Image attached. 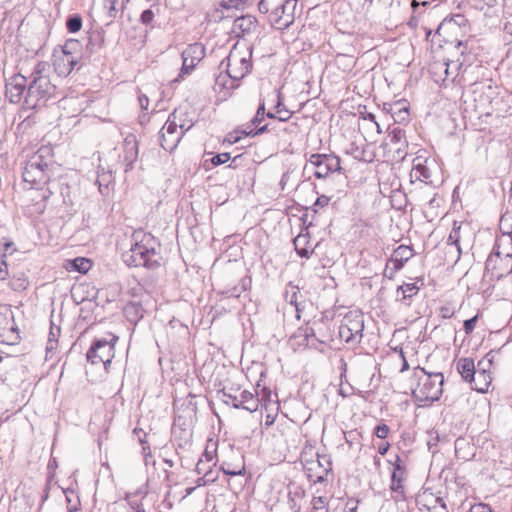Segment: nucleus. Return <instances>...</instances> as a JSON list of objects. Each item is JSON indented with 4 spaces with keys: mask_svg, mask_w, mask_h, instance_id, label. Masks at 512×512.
Wrapping results in <instances>:
<instances>
[{
    "mask_svg": "<svg viewBox=\"0 0 512 512\" xmlns=\"http://www.w3.org/2000/svg\"><path fill=\"white\" fill-rule=\"evenodd\" d=\"M158 247L159 243L151 233L142 229L135 230L131 235L130 249L122 254L123 262L129 267L158 268L160 266Z\"/></svg>",
    "mask_w": 512,
    "mask_h": 512,
    "instance_id": "1",
    "label": "nucleus"
},
{
    "mask_svg": "<svg viewBox=\"0 0 512 512\" xmlns=\"http://www.w3.org/2000/svg\"><path fill=\"white\" fill-rule=\"evenodd\" d=\"M49 65L38 62L28 77V88L24 97L23 106L27 110L39 109L56 96L57 87L47 74Z\"/></svg>",
    "mask_w": 512,
    "mask_h": 512,
    "instance_id": "2",
    "label": "nucleus"
},
{
    "mask_svg": "<svg viewBox=\"0 0 512 512\" xmlns=\"http://www.w3.org/2000/svg\"><path fill=\"white\" fill-rule=\"evenodd\" d=\"M304 171L312 172L318 178L324 180L325 188L329 191H343L346 184V176L342 173L340 158L333 154L310 155Z\"/></svg>",
    "mask_w": 512,
    "mask_h": 512,
    "instance_id": "3",
    "label": "nucleus"
},
{
    "mask_svg": "<svg viewBox=\"0 0 512 512\" xmlns=\"http://www.w3.org/2000/svg\"><path fill=\"white\" fill-rule=\"evenodd\" d=\"M444 376L442 373H428L422 367L413 371L410 389L413 397L423 405L439 400L443 393Z\"/></svg>",
    "mask_w": 512,
    "mask_h": 512,
    "instance_id": "4",
    "label": "nucleus"
},
{
    "mask_svg": "<svg viewBox=\"0 0 512 512\" xmlns=\"http://www.w3.org/2000/svg\"><path fill=\"white\" fill-rule=\"evenodd\" d=\"M252 50L249 47L235 45L229 55L221 62L226 67L227 75L233 81L243 79L251 70Z\"/></svg>",
    "mask_w": 512,
    "mask_h": 512,
    "instance_id": "5",
    "label": "nucleus"
},
{
    "mask_svg": "<svg viewBox=\"0 0 512 512\" xmlns=\"http://www.w3.org/2000/svg\"><path fill=\"white\" fill-rule=\"evenodd\" d=\"M118 336L110 333L107 337L97 339L87 352V360L93 365L103 364L108 370L115 355V344Z\"/></svg>",
    "mask_w": 512,
    "mask_h": 512,
    "instance_id": "6",
    "label": "nucleus"
},
{
    "mask_svg": "<svg viewBox=\"0 0 512 512\" xmlns=\"http://www.w3.org/2000/svg\"><path fill=\"white\" fill-rule=\"evenodd\" d=\"M176 114L177 110L169 115L167 122L160 131V145L164 150L170 152L177 147L184 133L192 126L189 125L185 128L183 123L178 124Z\"/></svg>",
    "mask_w": 512,
    "mask_h": 512,
    "instance_id": "7",
    "label": "nucleus"
},
{
    "mask_svg": "<svg viewBox=\"0 0 512 512\" xmlns=\"http://www.w3.org/2000/svg\"><path fill=\"white\" fill-rule=\"evenodd\" d=\"M485 271L491 280H500L512 273V258L503 257L499 252H491L485 263Z\"/></svg>",
    "mask_w": 512,
    "mask_h": 512,
    "instance_id": "8",
    "label": "nucleus"
},
{
    "mask_svg": "<svg viewBox=\"0 0 512 512\" xmlns=\"http://www.w3.org/2000/svg\"><path fill=\"white\" fill-rule=\"evenodd\" d=\"M304 467L309 479L316 483L326 480L332 463L326 455L317 454L315 459L306 460Z\"/></svg>",
    "mask_w": 512,
    "mask_h": 512,
    "instance_id": "9",
    "label": "nucleus"
},
{
    "mask_svg": "<svg viewBox=\"0 0 512 512\" xmlns=\"http://www.w3.org/2000/svg\"><path fill=\"white\" fill-rule=\"evenodd\" d=\"M27 88L28 77L20 73L14 74L6 81V98L11 103H19L22 99L24 100Z\"/></svg>",
    "mask_w": 512,
    "mask_h": 512,
    "instance_id": "10",
    "label": "nucleus"
},
{
    "mask_svg": "<svg viewBox=\"0 0 512 512\" xmlns=\"http://www.w3.org/2000/svg\"><path fill=\"white\" fill-rule=\"evenodd\" d=\"M491 366L492 361L488 360H480L477 365V371L475 376L469 382L473 384V389L480 393H487L489 387L492 383V374H491Z\"/></svg>",
    "mask_w": 512,
    "mask_h": 512,
    "instance_id": "11",
    "label": "nucleus"
},
{
    "mask_svg": "<svg viewBox=\"0 0 512 512\" xmlns=\"http://www.w3.org/2000/svg\"><path fill=\"white\" fill-rule=\"evenodd\" d=\"M205 47L201 43L188 45L182 52L181 74L190 73L195 66L204 58Z\"/></svg>",
    "mask_w": 512,
    "mask_h": 512,
    "instance_id": "12",
    "label": "nucleus"
},
{
    "mask_svg": "<svg viewBox=\"0 0 512 512\" xmlns=\"http://www.w3.org/2000/svg\"><path fill=\"white\" fill-rule=\"evenodd\" d=\"M288 2H276L269 14V21L276 29H286L293 23V15L288 12Z\"/></svg>",
    "mask_w": 512,
    "mask_h": 512,
    "instance_id": "13",
    "label": "nucleus"
},
{
    "mask_svg": "<svg viewBox=\"0 0 512 512\" xmlns=\"http://www.w3.org/2000/svg\"><path fill=\"white\" fill-rule=\"evenodd\" d=\"M417 505L421 511L448 512L443 499L427 490L418 495Z\"/></svg>",
    "mask_w": 512,
    "mask_h": 512,
    "instance_id": "14",
    "label": "nucleus"
},
{
    "mask_svg": "<svg viewBox=\"0 0 512 512\" xmlns=\"http://www.w3.org/2000/svg\"><path fill=\"white\" fill-rule=\"evenodd\" d=\"M36 160H28L23 171L24 181L32 185H40L48 180L46 170L39 167V164H36Z\"/></svg>",
    "mask_w": 512,
    "mask_h": 512,
    "instance_id": "15",
    "label": "nucleus"
},
{
    "mask_svg": "<svg viewBox=\"0 0 512 512\" xmlns=\"http://www.w3.org/2000/svg\"><path fill=\"white\" fill-rule=\"evenodd\" d=\"M263 423L261 424V432L265 433L272 428V426L280 420V404L279 401H268L264 408H261Z\"/></svg>",
    "mask_w": 512,
    "mask_h": 512,
    "instance_id": "16",
    "label": "nucleus"
},
{
    "mask_svg": "<svg viewBox=\"0 0 512 512\" xmlns=\"http://www.w3.org/2000/svg\"><path fill=\"white\" fill-rule=\"evenodd\" d=\"M258 21L252 15L237 17L233 22L232 32L238 37L252 34L257 29Z\"/></svg>",
    "mask_w": 512,
    "mask_h": 512,
    "instance_id": "17",
    "label": "nucleus"
},
{
    "mask_svg": "<svg viewBox=\"0 0 512 512\" xmlns=\"http://www.w3.org/2000/svg\"><path fill=\"white\" fill-rule=\"evenodd\" d=\"M123 161L126 165V171L132 169L134 162L138 158V141L134 134H129L123 141Z\"/></svg>",
    "mask_w": 512,
    "mask_h": 512,
    "instance_id": "18",
    "label": "nucleus"
},
{
    "mask_svg": "<svg viewBox=\"0 0 512 512\" xmlns=\"http://www.w3.org/2000/svg\"><path fill=\"white\" fill-rule=\"evenodd\" d=\"M406 473H391L390 492L391 497L396 502H403L407 499L405 488Z\"/></svg>",
    "mask_w": 512,
    "mask_h": 512,
    "instance_id": "19",
    "label": "nucleus"
},
{
    "mask_svg": "<svg viewBox=\"0 0 512 512\" xmlns=\"http://www.w3.org/2000/svg\"><path fill=\"white\" fill-rule=\"evenodd\" d=\"M79 56H69L61 53L54 55V69L59 76H68L77 65Z\"/></svg>",
    "mask_w": 512,
    "mask_h": 512,
    "instance_id": "20",
    "label": "nucleus"
},
{
    "mask_svg": "<svg viewBox=\"0 0 512 512\" xmlns=\"http://www.w3.org/2000/svg\"><path fill=\"white\" fill-rule=\"evenodd\" d=\"M388 138L391 144L395 146L394 150L398 159L403 160L407 155L406 148L408 147L405 131L395 127L389 132Z\"/></svg>",
    "mask_w": 512,
    "mask_h": 512,
    "instance_id": "21",
    "label": "nucleus"
},
{
    "mask_svg": "<svg viewBox=\"0 0 512 512\" xmlns=\"http://www.w3.org/2000/svg\"><path fill=\"white\" fill-rule=\"evenodd\" d=\"M20 338L16 322H0V343L15 345L20 341Z\"/></svg>",
    "mask_w": 512,
    "mask_h": 512,
    "instance_id": "22",
    "label": "nucleus"
},
{
    "mask_svg": "<svg viewBox=\"0 0 512 512\" xmlns=\"http://www.w3.org/2000/svg\"><path fill=\"white\" fill-rule=\"evenodd\" d=\"M414 255L413 249L410 246L400 245L398 246L392 253L391 257L388 259L389 264L393 265L394 271L401 270L405 263L412 258Z\"/></svg>",
    "mask_w": 512,
    "mask_h": 512,
    "instance_id": "23",
    "label": "nucleus"
},
{
    "mask_svg": "<svg viewBox=\"0 0 512 512\" xmlns=\"http://www.w3.org/2000/svg\"><path fill=\"white\" fill-rule=\"evenodd\" d=\"M385 366L388 368V373H401L408 369V363L403 356L402 351H392L384 360Z\"/></svg>",
    "mask_w": 512,
    "mask_h": 512,
    "instance_id": "24",
    "label": "nucleus"
},
{
    "mask_svg": "<svg viewBox=\"0 0 512 512\" xmlns=\"http://www.w3.org/2000/svg\"><path fill=\"white\" fill-rule=\"evenodd\" d=\"M364 328V322H341L339 326V337L345 342L354 341Z\"/></svg>",
    "mask_w": 512,
    "mask_h": 512,
    "instance_id": "25",
    "label": "nucleus"
},
{
    "mask_svg": "<svg viewBox=\"0 0 512 512\" xmlns=\"http://www.w3.org/2000/svg\"><path fill=\"white\" fill-rule=\"evenodd\" d=\"M492 252H499L503 257L512 258V231L503 233L495 242Z\"/></svg>",
    "mask_w": 512,
    "mask_h": 512,
    "instance_id": "26",
    "label": "nucleus"
},
{
    "mask_svg": "<svg viewBox=\"0 0 512 512\" xmlns=\"http://www.w3.org/2000/svg\"><path fill=\"white\" fill-rule=\"evenodd\" d=\"M457 370L461 377L469 382L475 376L477 368L475 367L474 360L471 358H460L457 361Z\"/></svg>",
    "mask_w": 512,
    "mask_h": 512,
    "instance_id": "27",
    "label": "nucleus"
},
{
    "mask_svg": "<svg viewBox=\"0 0 512 512\" xmlns=\"http://www.w3.org/2000/svg\"><path fill=\"white\" fill-rule=\"evenodd\" d=\"M292 430V425L289 421L280 419L277 421L270 430L265 431L275 439H285L289 436Z\"/></svg>",
    "mask_w": 512,
    "mask_h": 512,
    "instance_id": "28",
    "label": "nucleus"
},
{
    "mask_svg": "<svg viewBox=\"0 0 512 512\" xmlns=\"http://www.w3.org/2000/svg\"><path fill=\"white\" fill-rule=\"evenodd\" d=\"M422 281L421 279H418L415 283H407L404 285H401L397 288V298L400 299V294L402 295L401 300H404L406 304H410L408 302V299H411L414 295L418 293L420 290V286L418 285V282ZM421 285H423V282H421Z\"/></svg>",
    "mask_w": 512,
    "mask_h": 512,
    "instance_id": "29",
    "label": "nucleus"
},
{
    "mask_svg": "<svg viewBox=\"0 0 512 512\" xmlns=\"http://www.w3.org/2000/svg\"><path fill=\"white\" fill-rule=\"evenodd\" d=\"M52 149L48 146H42L38 149V151L29 159V160H36V164H39V167L47 170L49 167V163L51 162L52 158Z\"/></svg>",
    "mask_w": 512,
    "mask_h": 512,
    "instance_id": "30",
    "label": "nucleus"
},
{
    "mask_svg": "<svg viewBox=\"0 0 512 512\" xmlns=\"http://www.w3.org/2000/svg\"><path fill=\"white\" fill-rule=\"evenodd\" d=\"M461 228V224L454 222L453 228L447 239V245L450 246V248H455L458 256L461 254V248L459 245L461 239Z\"/></svg>",
    "mask_w": 512,
    "mask_h": 512,
    "instance_id": "31",
    "label": "nucleus"
},
{
    "mask_svg": "<svg viewBox=\"0 0 512 512\" xmlns=\"http://www.w3.org/2000/svg\"><path fill=\"white\" fill-rule=\"evenodd\" d=\"M96 182L99 187V192L102 195H108L110 191V185L113 184L112 173L110 171H103L102 173H98Z\"/></svg>",
    "mask_w": 512,
    "mask_h": 512,
    "instance_id": "32",
    "label": "nucleus"
},
{
    "mask_svg": "<svg viewBox=\"0 0 512 512\" xmlns=\"http://www.w3.org/2000/svg\"><path fill=\"white\" fill-rule=\"evenodd\" d=\"M204 464L205 463H204V459L203 458H201L199 460V462L197 463V466H196L197 472L199 474H203V476L198 478V480L196 482L197 483L196 487L205 486L208 483L214 482L215 479H216V477L212 475L213 474L212 470H209L207 472L204 471L205 470L204 469Z\"/></svg>",
    "mask_w": 512,
    "mask_h": 512,
    "instance_id": "33",
    "label": "nucleus"
},
{
    "mask_svg": "<svg viewBox=\"0 0 512 512\" xmlns=\"http://www.w3.org/2000/svg\"><path fill=\"white\" fill-rule=\"evenodd\" d=\"M28 285V277L24 272L14 274L10 280V287L14 291H23L28 287Z\"/></svg>",
    "mask_w": 512,
    "mask_h": 512,
    "instance_id": "34",
    "label": "nucleus"
},
{
    "mask_svg": "<svg viewBox=\"0 0 512 512\" xmlns=\"http://www.w3.org/2000/svg\"><path fill=\"white\" fill-rule=\"evenodd\" d=\"M240 397V404L244 409L250 412H255L258 410V401L254 399V396L251 392L243 391Z\"/></svg>",
    "mask_w": 512,
    "mask_h": 512,
    "instance_id": "35",
    "label": "nucleus"
},
{
    "mask_svg": "<svg viewBox=\"0 0 512 512\" xmlns=\"http://www.w3.org/2000/svg\"><path fill=\"white\" fill-rule=\"evenodd\" d=\"M119 0H104L103 1V10L107 18L113 20L117 18L120 14V10L118 9Z\"/></svg>",
    "mask_w": 512,
    "mask_h": 512,
    "instance_id": "36",
    "label": "nucleus"
},
{
    "mask_svg": "<svg viewBox=\"0 0 512 512\" xmlns=\"http://www.w3.org/2000/svg\"><path fill=\"white\" fill-rule=\"evenodd\" d=\"M309 512H329V503L326 497H313Z\"/></svg>",
    "mask_w": 512,
    "mask_h": 512,
    "instance_id": "37",
    "label": "nucleus"
},
{
    "mask_svg": "<svg viewBox=\"0 0 512 512\" xmlns=\"http://www.w3.org/2000/svg\"><path fill=\"white\" fill-rule=\"evenodd\" d=\"M81 44L76 39H69L65 42L64 46L62 47V52L65 55L69 56H79Z\"/></svg>",
    "mask_w": 512,
    "mask_h": 512,
    "instance_id": "38",
    "label": "nucleus"
},
{
    "mask_svg": "<svg viewBox=\"0 0 512 512\" xmlns=\"http://www.w3.org/2000/svg\"><path fill=\"white\" fill-rule=\"evenodd\" d=\"M68 512H79L80 500L73 490L65 491Z\"/></svg>",
    "mask_w": 512,
    "mask_h": 512,
    "instance_id": "39",
    "label": "nucleus"
},
{
    "mask_svg": "<svg viewBox=\"0 0 512 512\" xmlns=\"http://www.w3.org/2000/svg\"><path fill=\"white\" fill-rule=\"evenodd\" d=\"M277 99V104L275 105L277 119L281 122H286L291 118L292 112L286 109L279 94L277 95Z\"/></svg>",
    "mask_w": 512,
    "mask_h": 512,
    "instance_id": "40",
    "label": "nucleus"
},
{
    "mask_svg": "<svg viewBox=\"0 0 512 512\" xmlns=\"http://www.w3.org/2000/svg\"><path fill=\"white\" fill-rule=\"evenodd\" d=\"M412 171L414 173V176L421 181H427L431 177L430 170L420 162L414 163Z\"/></svg>",
    "mask_w": 512,
    "mask_h": 512,
    "instance_id": "41",
    "label": "nucleus"
},
{
    "mask_svg": "<svg viewBox=\"0 0 512 512\" xmlns=\"http://www.w3.org/2000/svg\"><path fill=\"white\" fill-rule=\"evenodd\" d=\"M82 27V17L79 14L71 15L66 20V28L70 33L78 32Z\"/></svg>",
    "mask_w": 512,
    "mask_h": 512,
    "instance_id": "42",
    "label": "nucleus"
},
{
    "mask_svg": "<svg viewBox=\"0 0 512 512\" xmlns=\"http://www.w3.org/2000/svg\"><path fill=\"white\" fill-rule=\"evenodd\" d=\"M257 395L259 397L258 404H261V408H264L265 404L268 403V401H278L276 395H272V392L267 387H262L260 391L257 392Z\"/></svg>",
    "mask_w": 512,
    "mask_h": 512,
    "instance_id": "43",
    "label": "nucleus"
},
{
    "mask_svg": "<svg viewBox=\"0 0 512 512\" xmlns=\"http://www.w3.org/2000/svg\"><path fill=\"white\" fill-rule=\"evenodd\" d=\"M222 470L227 475L237 476L244 474L245 467L243 464L232 466L231 464L224 462L222 464Z\"/></svg>",
    "mask_w": 512,
    "mask_h": 512,
    "instance_id": "44",
    "label": "nucleus"
},
{
    "mask_svg": "<svg viewBox=\"0 0 512 512\" xmlns=\"http://www.w3.org/2000/svg\"><path fill=\"white\" fill-rule=\"evenodd\" d=\"M72 267L80 273H86L91 268V262L85 258H76L72 261Z\"/></svg>",
    "mask_w": 512,
    "mask_h": 512,
    "instance_id": "45",
    "label": "nucleus"
},
{
    "mask_svg": "<svg viewBox=\"0 0 512 512\" xmlns=\"http://www.w3.org/2000/svg\"><path fill=\"white\" fill-rule=\"evenodd\" d=\"M286 298H287V301L289 302V308L291 310H295V312H296L295 317H296L297 320H299L301 316H300V313H299L300 310H299L298 305L296 303V301H297L296 287H292L291 295H289V293L287 292Z\"/></svg>",
    "mask_w": 512,
    "mask_h": 512,
    "instance_id": "46",
    "label": "nucleus"
},
{
    "mask_svg": "<svg viewBox=\"0 0 512 512\" xmlns=\"http://www.w3.org/2000/svg\"><path fill=\"white\" fill-rule=\"evenodd\" d=\"M264 117H265V103L262 101V102H260L258 109L256 111V114L252 118L251 123L249 125H251V127L259 126L260 123L264 120Z\"/></svg>",
    "mask_w": 512,
    "mask_h": 512,
    "instance_id": "47",
    "label": "nucleus"
},
{
    "mask_svg": "<svg viewBox=\"0 0 512 512\" xmlns=\"http://www.w3.org/2000/svg\"><path fill=\"white\" fill-rule=\"evenodd\" d=\"M268 131H269L268 124L263 125V126L259 127L256 130H253L251 128V125H247V127L245 129H243V131L241 133H242L243 136H252V137H254V136L263 134L265 132H268Z\"/></svg>",
    "mask_w": 512,
    "mask_h": 512,
    "instance_id": "48",
    "label": "nucleus"
},
{
    "mask_svg": "<svg viewBox=\"0 0 512 512\" xmlns=\"http://www.w3.org/2000/svg\"><path fill=\"white\" fill-rule=\"evenodd\" d=\"M216 444L215 443H209L206 446V449L203 453V457L208 463L215 464V452H216Z\"/></svg>",
    "mask_w": 512,
    "mask_h": 512,
    "instance_id": "49",
    "label": "nucleus"
},
{
    "mask_svg": "<svg viewBox=\"0 0 512 512\" xmlns=\"http://www.w3.org/2000/svg\"><path fill=\"white\" fill-rule=\"evenodd\" d=\"M390 434V427L384 423L374 428V435L380 439H386Z\"/></svg>",
    "mask_w": 512,
    "mask_h": 512,
    "instance_id": "50",
    "label": "nucleus"
},
{
    "mask_svg": "<svg viewBox=\"0 0 512 512\" xmlns=\"http://www.w3.org/2000/svg\"><path fill=\"white\" fill-rule=\"evenodd\" d=\"M275 4L276 1L274 0H260L258 3V10L262 14L271 13Z\"/></svg>",
    "mask_w": 512,
    "mask_h": 512,
    "instance_id": "51",
    "label": "nucleus"
},
{
    "mask_svg": "<svg viewBox=\"0 0 512 512\" xmlns=\"http://www.w3.org/2000/svg\"><path fill=\"white\" fill-rule=\"evenodd\" d=\"M389 463L393 466L392 472H398V473H406L407 472L406 466L399 455H396L395 459L393 461H389Z\"/></svg>",
    "mask_w": 512,
    "mask_h": 512,
    "instance_id": "52",
    "label": "nucleus"
},
{
    "mask_svg": "<svg viewBox=\"0 0 512 512\" xmlns=\"http://www.w3.org/2000/svg\"><path fill=\"white\" fill-rule=\"evenodd\" d=\"M231 159V155L228 152L219 153L211 158V163L214 166L222 165L227 163Z\"/></svg>",
    "mask_w": 512,
    "mask_h": 512,
    "instance_id": "53",
    "label": "nucleus"
},
{
    "mask_svg": "<svg viewBox=\"0 0 512 512\" xmlns=\"http://www.w3.org/2000/svg\"><path fill=\"white\" fill-rule=\"evenodd\" d=\"M154 12L151 9L144 10L140 15V21L144 25H149L154 19Z\"/></svg>",
    "mask_w": 512,
    "mask_h": 512,
    "instance_id": "54",
    "label": "nucleus"
},
{
    "mask_svg": "<svg viewBox=\"0 0 512 512\" xmlns=\"http://www.w3.org/2000/svg\"><path fill=\"white\" fill-rule=\"evenodd\" d=\"M246 0H222L221 6L225 9L239 8Z\"/></svg>",
    "mask_w": 512,
    "mask_h": 512,
    "instance_id": "55",
    "label": "nucleus"
},
{
    "mask_svg": "<svg viewBox=\"0 0 512 512\" xmlns=\"http://www.w3.org/2000/svg\"><path fill=\"white\" fill-rule=\"evenodd\" d=\"M470 512H492V510L487 504L477 503L471 506Z\"/></svg>",
    "mask_w": 512,
    "mask_h": 512,
    "instance_id": "56",
    "label": "nucleus"
},
{
    "mask_svg": "<svg viewBox=\"0 0 512 512\" xmlns=\"http://www.w3.org/2000/svg\"><path fill=\"white\" fill-rule=\"evenodd\" d=\"M128 503L133 512H145L141 501L135 499H128Z\"/></svg>",
    "mask_w": 512,
    "mask_h": 512,
    "instance_id": "57",
    "label": "nucleus"
},
{
    "mask_svg": "<svg viewBox=\"0 0 512 512\" xmlns=\"http://www.w3.org/2000/svg\"><path fill=\"white\" fill-rule=\"evenodd\" d=\"M441 314L440 316L443 318V319H448V318H451L455 315V310L454 308L452 307H448V306H444L441 308L440 310Z\"/></svg>",
    "mask_w": 512,
    "mask_h": 512,
    "instance_id": "58",
    "label": "nucleus"
},
{
    "mask_svg": "<svg viewBox=\"0 0 512 512\" xmlns=\"http://www.w3.org/2000/svg\"><path fill=\"white\" fill-rule=\"evenodd\" d=\"M300 240H301V237H300V236H298V237L294 240L295 249H296V251H297V253H298V255H299L300 257L308 258V257H309V251H308L307 249H305V248H299V247H298V244H299Z\"/></svg>",
    "mask_w": 512,
    "mask_h": 512,
    "instance_id": "59",
    "label": "nucleus"
},
{
    "mask_svg": "<svg viewBox=\"0 0 512 512\" xmlns=\"http://www.w3.org/2000/svg\"><path fill=\"white\" fill-rule=\"evenodd\" d=\"M8 275L7 263L4 258L0 261V280H5Z\"/></svg>",
    "mask_w": 512,
    "mask_h": 512,
    "instance_id": "60",
    "label": "nucleus"
},
{
    "mask_svg": "<svg viewBox=\"0 0 512 512\" xmlns=\"http://www.w3.org/2000/svg\"><path fill=\"white\" fill-rule=\"evenodd\" d=\"M329 201L330 197L326 195H321L317 198L316 202L314 203V206L325 207L328 205Z\"/></svg>",
    "mask_w": 512,
    "mask_h": 512,
    "instance_id": "61",
    "label": "nucleus"
},
{
    "mask_svg": "<svg viewBox=\"0 0 512 512\" xmlns=\"http://www.w3.org/2000/svg\"><path fill=\"white\" fill-rule=\"evenodd\" d=\"M397 271L393 270V265L389 264V261H387L385 269H384V276L392 279Z\"/></svg>",
    "mask_w": 512,
    "mask_h": 512,
    "instance_id": "62",
    "label": "nucleus"
},
{
    "mask_svg": "<svg viewBox=\"0 0 512 512\" xmlns=\"http://www.w3.org/2000/svg\"><path fill=\"white\" fill-rule=\"evenodd\" d=\"M378 453L382 456L386 455L388 450L390 449V443L389 442H382L378 445Z\"/></svg>",
    "mask_w": 512,
    "mask_h": 512,
    "instance_id": "63",
    "label": "nucleus"
},
{
    "mask_svg": "<svg viewBox=\"0 0 512 512\" xmlns=\"http://www.w3.org/2000/svg\"><path fill=\"white\" fill-rule=\"evenodd\" d=\"M243 130L239 131H235L234 133H230L229 134V137H228V140L230 143H236L238 142L241 138H242V132Z\"/></svg>",
    "mask_w": 512,
    "mask_h": 512,
    "instance_id": "64",
    "label": "nucleus"
}]
</instances>
